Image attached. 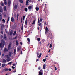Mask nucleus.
I'll use <instances>...</instances> for the list:
<instances>
[{"mask_svg": "<svg viewBox=\"0 0 75 75\" xmlns=\"http://www.w3.org/2000/svg\"><path fill=\"white\" fill-rule=\"evenodd\" d=\"M48 27H46L45 31L46 32H47V38H50L51 40L52 39V37H51L52 35V33L51 31H48Z\"/></svg>", "mask_w": 75, "mask_h": 75, "instance_id": "nucleus-1", "label": "nucleus"}, {"mask_svg": "<svg viewBox=\"0 0 75 75\" xmlns=\"http://www.w3.org/2000/svg\"><path fill=\"white\" fill-rule=\"evenodd\" d=\"M4 45H5V41L2 39L1 40V42L0 43V47L1 49L4 48Z\"/></svg>", "mask_w": 75, "mask_h": 75, "instance_id": "nucleus-2", "label": "nucleus"}, {"mask_svg": "<svg viewBox=\"0 0 75 75\" xmlns=\"http://www.w3.org/2000/svg\"><path fill=\"white\" fill-rule=\"evenodd\" d=\"M11 44L10 43L8 45V49L7 48H5L4 49V52H6L8 51V50H10L11 49Z\"/></svg>", "mask_w": 75, "mask_h": 75, "instance_id": "nucleus-3", "label": "nucleus"}, {"mask_svg": "<svg viewBox=\"0 0 75 75\" xmlns=\"http://www.w3.org/2000/svg\"><path fill=\"white\" fill-rule=\"evenodd\" d=\"M39 23H40L39 24ZM38 25L39 26H42V24L41 23H40V19L39 18H38Z\"/></svg>", "mask_w": 75, "mask_h": 75, "instance_id": "nucleus-4", "label": "nucleus"}, {"mask_svg": "<svg viewBox=\"0 0 75 75\" xmlns=\"http://www.w3.org/2000/svg\"><path fill=\"white\" fill-rule=\"evenodd\" d=\"M21 46H19L17 48V52H19L20 50H21Z\"/></svg>", "mask_w": 75, "mask_h": 75, "instance_id": "nucleus-5", "label": "nucleus"}, {"mask_svg": "<svg viewBox=\"0 0 75 75\" xmlns=\"http://www.w3.org/2000/svg\"><path fill=\"white\" fill-rule=\"evenodd\" d=\"M10 4H11V1H10V0H8V7H10Z\"/></svg>", "mask_w": 75, "mask_h": 75, "instance_id": "nucleus-6", "label": "nucleus"}, {"mask_svg": "<svg viewBox=\"0 0 75 75\" xmlns=\"http://www.w3.org/2000/svg\"><path fill=\"white\" fill-rule=\"evenodd\" d=\"M2 63H6V60L5 59H2Z\"/></svg>", "mask_w": 75, "mask_h": 75, "instance_id": "nucleus-7", "label": "nucleus"}, {"mask_svg": "<svg viewBox=\"0 0 75 75\" xmlns=\"http://www.w3.org/2000/svg\"><path fill=\"white\" fill-rule=\"evenodd\" d=\"M32 8H33V6H29L28 7V9L29 10H31Z\"/></svg>", "mask_w": 75, "mask_h": 75, "instance_id": "nucleus-8", "label": "nucleus"}, {"mask_svg": "<svg viewBox=\"0 0 75 75\" xmlns=\"http://www.w3.org/2000/svg\"><path fill=\"white\" fill-rule=\"evenodd\" d=\"M2 20V14L0 13V21H1Z\"/></svg>", "mask_w": 75, "mask_h": 75, "instance_id": "nucleus-9", "label": "nucleus"}, {"mask_svg": "<svg viewBox=\"0 0 75 75\" xmlns=\"http://www.w3.org/2000/svg\"><path fill=\"white\" fill-rule=\"evenodd\" d=\"M4 3L5 5H7V0H4Z\"/></svg>", "mask_w": 75, "mask_h": 75, "instance_id": "nucleus-10", "label": "nucleus"}, {"mask_svg": "<svg viewBox=\"0 0 75 75\" xmlns=\"http://www.w3.org/2000/svg\"><path fill=\"white\" fill-rule=\"evenodd\" d=\"M11 21H12V22H14V18H13V17H12L11 18Z\"/></svg>", "mask_w": 75, "mask_h": 75, "instance_id": "nucleus-11", "label": "nucleus"}, {"mask_svg": "<svg viewBox=\"0 0 75 75\" xmlns=\"http://www.w3.org/2000/svg\"><path fill=\"white\" fill-rule=\"evenodd\" d=\"M18 44H19V43H18V40H17L16 41V45L17 46H18Z\"/></svg>", "mask_w": 75, "mask_h": 75, "instance_id": "nucleus-12", "label": "nucleus"}, {"mask_svg": "<svg viewBox=\"0 0 75 75\" xmlns=\"http://www.w3.org/2000/svg\"><path fill=\"white\" fill-rule=\"evenodd\" d=\"M46 67V64H44V65H43V69H45V68Z\"/></svg>", "mask_w": 75, "mask_h": 75, "instance_id": "nucleus-13", "label": "nucleus"}, {"mask_svg": "<svg viewBox=\"0 0 75 75\" xmlns=\"http://www.w3.org/2000/svg\"><path fill=\"white\" fill-rule=\"evenodd\" d=\"M6 37H7V36H6V34H4V38L5 40H6L7 39H6Z\"/></svg>", "mask_w": 75, "mask_h": 75, "instance_id": "nucleus-14", "label": "nucleus"}, {"mask_svg": "<svg viewBox=\"0 0 75 75\" xmlns=\"http://www.w3.org/2000/svg\"><path fill=\"white\" fill-rule=\"evenodd\" d=\"M8 68H6L4 69V71H5V72H7V71H8Z\"/></svg>", "mask_w": 75, "mask_h": 75, "instance_id": "nucleus-15", "label": "nucleus"}, {"mask_svg": "<svg viewBox=\"0 0 75 75\" xmlns=\"http://www.w3.org/2000/svg\"><path fill=\"white\" fill-rule=\"evenodd\" d=\"M35 24V20H34L33 21V23H32V25H33L34 24Z\"/></svg>", "mask_w": 75, "mask_h": 75, "instance_id": "nucleus-16", "label": "nucleus"}, {"mask_svg": "<svg viewBox=\"0 0 75 75\" xmlns=\"http://www.w3.org/2000/svg\"><path fill=\"white\" fill-rule=\"evenodd\" d=\"M24 28L23 27V23H22V25L21 26V30L22 31H23Z\"/></svg>", "mask_w": 75, "mask_h": 75, "instance_id": "nucleus-17", "label": "nucleus"}, {"mask_svg": "<svg viewBox=\"0 0 75 75\" xmlns=\"http://www.w3.org/2000/svg\"><path fill=\"white\" fill-rule=\"evenodd\" d=\"M24 10L26 12H27V11H28V9H27V8H25L24 9Z\"/></svg>", "mask_w": 75, "mask_h": 75, "instance_id": "nucleus-18", "label": "nucleus"}, {"mask_svg": "<svg viewBox=\"0 0 75 75\" xmlns=\"http://www.w3.org/2000/svg\"><path fill=\"white\" fill-rule=\"evenodd\" d=\"M43 75V74L41 72L39 71V75Z\"/></svg>", "mask_w": 75, "mask_h": 75, "instance_id": "nucleus-19", "label": "nucleus"}, {"mask_svg": "<svg viewBox=\"0 0 75 75\" xmlns=\"http://www.w3.org/2000/svg\"><path fill=\"white\" fill-rule=\"evenodd\" d=\"M35 9H36V11H38V10H39V8L38 7H36L35 8Z\"/></svg>", "mask_w": 75, "mask_h": 75, "instance_id": "nucleus-20", "label": "nucleus"}, {"mask_svg": "<svg viewBox=\"0 0 75 75\" xmlns=\"http://www.w3.org/2000/svg\"><path fill=\"white\" fill-rule=\"evenodd\" d=\"M25 24L26 25H27V19H26V20L25 21Z\"/></svg>", "mask_w": 75, "mask_h": 75, "instance_id": "nucleus-21", "label": "nucleus"}, {"mask_svg": "<svg viewBox=\"0 0 75 75\" xmlns=\"http://www.w3.org/2000/svg\"><path fill=\"white\" fill-rule=\"evenodd\" d=\"M13 33V31H11L10 32V35H12Z\"/></svg>", "mask_w": 75, "mask_h": 75, "instance_id": "nucleus-22", "label": "nucleus"}, {"mask_svg": "<svg viewBox=\"0 0 75 75\" xmlns=\"http://www.w3.org/2000/svg\"><path fill=\"white\" fill-rule=\"evenodd\" d=\"M5 65H6V64L3 63L2 65V67H4V66H5Z\"/></svg>", "mask_w": 75, "mask_h": 75, "instance_id": "nucleus-23", "label": "nucleus"}, {"mask_svg": "<svg viewBox=\"0 0 75 75\" xmlns=\"http://www.w3.org/2000/svg\"><path fill=\"white\" fill-rule=\"evenodd\" d=\"M19 1L20 3H23V0H19Z\"/></svg>", "mask_w": 75, "mask_h": 75, "instance_id": "nucleus-24", "label": "nucleus"}, {"mask_svg": "<svg viewBox=\"0 0 75 75\" xmlns=\"http://www.w3.org/2000/svg\"><path fill=\"white\" fill-rule=\"evenodd\" d=\"M41 55H42V54L40 53L38 57V58H40L41 57Z\"/></svg>", "mask_w": 75, "mask_h": 75, "instance_id": "nucleus-25", "label": "nucleus"}, {"mask_svg": "<svg viewBox=\"0 0 75 75\" xmlns=\"http://www.w3.org/2000/svg\"><path fill=\"white\" fill-rule=\"evenodd\" d=\"M14 8H15V9H17V5L15 6Z\"/></svg>", "mask_w": 75, "mask_h": 75, "instance_id": "nucleus-26", "label": "nucleus"}, {"mask_svg": "<svg viewBox=\"0 0 75 75\" xmlns=\"http://www.w3.org/2000/svg\"><path fill=\"white\" fill-rule=\"evenodd\" d=\"M7 59L8 61H10V57H8Z\"/></svg>", "mask_w": 75, "mask_h": 75, "instance_id": "nucleus-27", "label": "nucleus"}, {"mask_svg": "<svg viewBox=\"0 0 75 75\" xmlns=\"http://www.w3.org/2000/svg\"><path fill=\"white\" fill-rule=\"evenodd\" d=\"M16 32H17L16 31H14L13 34V35H15L16 34Z\"/></svg>", "mask_w": 75, "mask_h": 75, "instance_id": "nucleus-28", "label": "nucleus"}, {"mask_svg": "<svg viewBox=\"0 0 75 75\" xmlns=\"http://www.w3.org/2000/svg\"><path fill=\"white\" fill-rule=\"evenodd\" d=\"M2 11H3V10L1 9V7L0 6V12H1V13H2Z\"/></svg>", "mask_w": 75, "mask_h": 75, "instance_id": "nucleus-29", "label": "nucleus"}, {"mask_svg": "<svg viewBox=\"0 0 75 75\" xmlns=\"http://www.w3.org/2000/svg\"><path fill=\"white\" fill-rule=\"evenodd\" d=\"M10 20V17H8V20H7V23H8V21H9V20Z\"/></svg>", "mask_w": 75, "mask_h": 75, "instance_id": "nucleus-30", "label": "nucleus"}, {"mask_svg": "<svg viewBox=\"0 0 75 75\" xmlns=\"http://www.w3.org/2000/svg\"><path fill=\"white\" fill-rule=\"evenodd\" d=\"M27 40L29 42H30V38H27Z\"/></svg>", "mask_w": 75, "mask_h": 75, "instance_id": "nucleus-31", "label": "nucleus"}, {"mask_svg": "<svg viewBox=\"0 0 75 75\" xmlns=\"http://www.w3.org/2000/svg\"><path fill=\"white\" fill-rule=\"evenodd\" d=\"M11 52H10L9 53V56H11Z\"/></svg>", "mask_w": 75, "mask_h": 75, "instance_id": "nucleus-32", "label": "nucleus"}, {"mask_svg": "<svg viewBox=\"0 0 75 75\" xmlns=\"http://www.w3.org/2000/svg\"><path fill=\"white\" fill-rule=\"evenodd\" d=\"M37 40L38 41H40L41 40V39L40 38H38Z\"/></svg>", "mask_w": 75, "mask_h": 75, "instance_id": "nucleus-33", "label": "nucleus"}, {"mask_svg": "<svg viewBox=\"0 0 75 75\" xmlns=\"http://www.w3.org/2000/svg\"><path fill=\"white\" fill-rule=\"evenodd\" d=\"M26 6H27V5L28 4V3L27 1H26Z\"/></svg>", "mask_w": 75, "mask_h": 75, "instance_id": "nucleus-34", "label": "nucleus"}, {"mask_svg": "<svg viewBox=\"0 0 75 75\" xmlns=\"http://www.w3.org/2000/svg\"><path fill=\"white\" fill-rule=\"evenodd\" d=\"M2 21H3V23H5L6 22L5 20L4 19L2 20Z\"/></svg>", "mask_w": 75, "mask_h": 75, "instance_id": "nucleus-35", "label": "nucleus"}, {"mask_svg": "<svg viewBox=\"0 0 75 75\" xmlns=\"http://www.w3.org/2000/svg\"><path fill=\"white\" fill-rule=\"evenodd\" d=\"M1 31H3V27L2 26L1 27Z\"/></svg>", "mask_w": 75, "mask_h": 75, "instance_id": "nucleus-36", "label": "nucleus"}, {"mask_svg": "<svg viewBox=\"0 0 75 75\" xmlns=\"http://www.w3.org/2000/svg\"><path fill=\"white\" fill-rule=\"evenodd\" d=\"M16 52V49H14V54H15Z\"/></svg>", "mask_w": 75, "mask_h": 75, "instance_id": "nucleus-37", "label": "nucleus"}, {"mask_svg": "<svg viewBox=\"0 0 75 75\" xmlns=\"http://www.w3.org/2000/svg\"><path fill=\"white\" fill-rule=\"evenodd\" d=\"M52 44H50L49 46L50 48H51V47H52Z\"/></svg>", "mask_w": 75, "mask_h": 75, "instance_id": "nucleus-38", "label": "nucleus"}, {"mask_svg": "<svg viewBox=\"0 0 75 75\" xmlns=\"http://www.w3.org/2000/svg\"><path fill=\"white\" fill-rule=\"evenodd\" d=\"M4 10V11H6V6H5Z\"/></svg>", "mask_w": 75, "mask_h": 75, "instance_id": "nucleus-39", "label": "nucleus"}, {"mask_svg": "<svg viewBox=\"0 0 75 75\" xmlns=\"http://www.w3.org/2000/svg\"><path fill=\"white\" fill-rule=\"evenodd\" d=\"M12 62H10L9 63H8V65H11V64H12Z\"/></svg>", "mask_w": 75, "mask_h": 75, "instance_id": "nucleus-40", "label": "nucleus"}, {"mask_svg": "<svg viewBox=\"0 0 75 75\" xmlns=\"http://www.w3.org/2000/svg\"><path fill=\"white\" fill-rule=\"evenodd\" d=\"M38 69L39 70H40L41 69V67L39 66L38 68Z\"/></svg>", "mask_w": 75, "mask_h": 75, "instance_id": "nucleus-41", "label": "nucleus"}, {"mask_svg": "<svg viewBox=\"0 0 75 75\" xmlns=\"http://www.w3.org/2000/svg\"><path fill=\"white\" fill-rule=\"evenodd\" d=\"M17 38V35H16V37H15L13 38V39H16Z\"/></svg>", "mask_w": 75, "mask_h": 75, "instance_id": "nucleus-42", "label": "nucleus"}, {"mask_svg": "<svg viewBox=\"0 0 75 75\" xmlns=\"http://www.w3.org/2000/svg\"><path fill=\"white\" fill-rule=\"evenodd\" d=\"M43 61L44 62H45V61H46V59H44L43 60Z\"/></svg>", "mask_w": 75, "mask_h": 75, "instance_id": "nucleus-43", "label": "nucleus"}, {"mask_svg": "<svg viewBox=\"0 0 75 75\" xmlns=\"http://www.w3.org/2000/svg\"><path fill=\"white\" fill-rule=\"evenodd\" d=\"M6 58H7L8 57H9L8 56V55H6Z\"/></svg>", "mask_w": 75, "mask_h": 75, "instance_id": "nucleus-44", "label": "nucleus"}, {"mask_svg": "<svg viewBox=\"0 0 75 75\" xmlns=\"http://www.w3.org/2000/svg\"><path fill=\"white\" fill-rule=\"evenodd\" d=\"M40 22H42V19L41 18H40Z\"/></svg>", "mask_w": 75, "mask_h": 75, "instance_id": "nucleus-45", "label": "nucleus"}, {"mask_svg": "<svg viewBox=\"0 0 75 75\" xmlns=\"http://www.w3.org/2000/svg\"><path fill=\"white\" fill-rule=\"evenodd\" d=\"M1 33L2 34H3V31H2L1 32Z\"/></svg>", "mask_w": 75, "mask_h": 75, "instance_id": "nucleus-46", "label": "nucleus"}, {"mask_svg": "<svg viewBox=\"0 0 75 75\" xmlns=\"http://www.w3.org/2000/svg\"><path fill=\"white\" fill-rule=\"evenodd\" d=\"M11 68L12 69H14V68H15V67L14 66H12Z\"/></svg>", "mask_w": 75, "mask_h": 75, "instance_id": "nucleus-47", "label": "nucleus"}, {"mask_svg": "<svg viewBox=\"0 0 75 75\" xmlns=\"http://www.w3.org/2000/svg\"><path fill=\"white\" fill-rule=\"evenodd\" d=\"M8 70L9 71H11V69L10 68Z\"/></svg>", "mask_w": 75, "mask_h": 75, "instance_id": "nucleus-48", "label": "nucleus"}, {"mask_svg": "<svg viewBox=\"0 0 75 75\" xmlns=\"http://www.w3.org/2000/svg\"><path fill=\"white\" fill-rule=\"evenodd\" d=\"M21 22L22 23H23V18H21Z\"/></svg>", "mask_w": 75, "mask_h": 75, "instance_id": "nucleus-49", "label": "nucleus"}, {"mask_svg": "<svg viewBox=\"0 0 75 75\" xmlns=\"http://www.w3.org/2000/svg\"><path fill=\"white\" fill-rule=\"evenodd\" d=\"M25 16H23V18L25 19Z\"/></svg>", "mask_w": 75, "mask_h": 75, "instance_id": "nucleus-50", "label": "nucleus"}, {"mask_svg": "<svg viewBox=\"0 0 75 75\" xmlns=\"http://www.w3.org/2000/svg\"><path fill=\"white\" fill-rule=\"evenodd\" d=\"M42 70L41 69L39 72H42Z\"/></svg>", "mask_w": 75, "mask_h": 75, "instance_id": "nucleus-51", "label": "nucleus"}, {"mask_svg": "<svg viewBox=\"0 0 75 75\" xmlns=\"http://www.w3.org/2000/svg\"><path fill=\"white\" fill-rule=\"evenodd\" d=\"M22 50H21V53H20V54L21 55H22Z\"/></svg>", "mask_w": 75, "mask_h": 75, "instance_id": "nucleus-52", "label": "nucleus"}, {"mask_svg": "<svg viewBox=\"0 0 75 75\" xmlns=\"http://www.w3.org/2000/svg\"><path fill=\"white\" fill-rule=\"evenodd\" d=\"M57 67H55V71H56V70H57Z\"/></svg>", "mask_w": 75, "mask_h": 75, "instance_id": "nucleus-53", "label": "nucleus"}, {"mask_svg": "<svg viewBox=\"0 0 75 75\" xmlns=\"http://www.w3.org/2000/svg\"><path fill=\"white\" fill-rule=\"evenodd\" d=\"M1 6H4V4L3 3H2L1 4Z\"/></svg>", "mask_w": 75, "mask_h": 75, "instance_id": "nucleus-54", "label": "nucleus"}, {"mask_svg": "<svg viewBox=\"0 0 75 75\" xmlns=\"http://www.w3.org/2000/svg\"><path fill=\"white\" fill-rule=\"evenodd\" d=\"M50 50H51V49H50L49 50V51H48L49 53H50Z\"/></svg>", "mask_w": 75, "mask_h": 75, "instance_id": "nucleus-55", "label": "nucleus"}, {"mask_svg": "<svg viewBox=\"0 0 75 75\" xmlns=\"http://www.w3.org/2000/svg\"><path fill=\"white\" fill-rule=\"evenodd\" d=\"M44 24L45 25H47V23H46V22H45Z\"/></svg>", "mask_w": 75, "mask_h": 75, "instance_id": "nucleus-56", "label": "nucleus"}, {"mask_svg": "<svg viewBox=\"0 0 75 75\" xmlns=\"http://www.w3.org/2000/svg\"><path fill=\"white\" fill-rule=\"evenodd\" d=\"M16 72V70H15L13 71V72H14V73H15Z\"/></svg>", "mask_w": 75, "mask_h": 75, "instance_id": "nucleus-57", "label": "nucleus"}, {"mask_svg": "<svg viewBox=\"0 0 75 75\" xmlns=\"http://www.w3.org/2000/svg\"><path fill=\"white\" fill-rule=\"evenodd\" d=\"M20 44H21V45H22L23 44V43L21 42H20Z\"/></svg>", "mask_w": 75, "mask_h": 75, "instance_id": "nucleus-58", "label": "nucleus"}, {"mask_svg": "<svg viewBox=\"0 0 75 75\" xmlns=\"http://www.w3.org/2000/svg\"><path fill=\"white\" fill-rule=\"evenodd\" d=\"M15 65H16L15 64V63L13 64V66H15Z\"/></svg>", "mask_w": 75, "mask_h": 75, "instance_id": "nucleus-59", "label": "nucleus"}, {"mask_svg": "<svg viewBox=\"0 0 75 75\" xmlns=\"http://www.w3.org/2000/svg\"><path fill=\"white\" fill-rule=\"evenodd\" d=\"M37 55L38 56V55H39V53H38V52Z\"/></svg>", "mask_w": 75, "mask_h": 75, "instance_id": "nucleus-60", "label": "nucleus"}, {"mask_svg": "<svg viewBox=\"0 0 75 75\" xmlns=\"http://www.w3.org/2000/svg\"><path fill=\"white\" fill-rule=\"evenodd\" d=\"M39 61V59H37L36 60V62H37V61Z\"/></svg>", "mask_w": 75, "mask_h": 75, "instance_id": "nucleus-61", "label": "nucleus"}, {"mask_svg": "<svg viewBox=\"0 0 75 75\" xmlns=\"http://www.w3.org/2000/svg\"><path fill=\"white\" fill-rule=\"evenodd\" d=\"M38 30H39V26H38Z\"/></svg>", "mask_w": 75, "mask_h": 75, "instance_id": "nucleus-62", "label": "nucleus"}, {"mask_svg": "<svg viewBox=\"0 0 75 75\" xmlns=\"http://www.w3.org/2000/svg\"><path fill=\"white\" fill-rule=\"evenodd\" d=\"M2 57H3V56H4V54L3 53L2 54Z\"/></svg>", "mask_w": 75, "mask_h": 75, "instance_id": "nucleus-63", "label": "nucleus"}, {"mask_svg": "<svg viewBox=\"0 0 75 75\" xmlns=\"http://www.w3.org/2000/svg\"><path fill=\"white\" fill-rule=\"evenodd\" d=\"M17 16H18H18H19V14H17Z\"/></svg>", "mask_w": 75, "mask_h": 75, "instance_id": "nucleus-64", "label": "nucleus"}]
</instances>
